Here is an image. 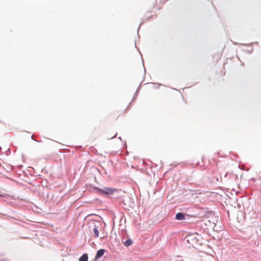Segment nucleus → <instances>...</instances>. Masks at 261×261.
I'll return each instance as SVG.
<instances>
[{"mask_svg": "<svg viewBox=\"0 0 261 261\" xmlns=\"http://www.w3.org/2000/svg\"><path fill=\"white\" fill-rule=\"evenodd\" d=\"M116 191V189L113 188H104L103 189H98V192L102 195H108L113 194Z\"/></svg>", "mask_w": 261, "mask_h": 261, "instance_id": "f257e3e1", "label": "nucleus"}, {"mask_svg": "<svg viewBox=\"0 0 261 261\" xmlns=\"http://www.w3.org/2000/svg\"><path fill=\"white\" fill-rule=\"evenodd\" d=\"M175 218L178 220H183L185 219V215L181 213H177L176 215Z\"/></svg>", "mask_w": 261, "mask_h": 261, "instance_id": "f03ea898", "label": "nucleus"}, {"mask_svg": "<svg viewBox=\"0 0 261 261\" xmlns=\"http://www.w3.org/2000/svg\"><path fill=\"white\" fill-rule=\"evenodd\" d=\"M105 251V250L104 249H100L98 250L96 253V258H99L101 257L103 255Z\"/></svg>", "mask_w": 261, "mask_h": 261, "instance_id": "7ed1b4c3", "label": "nucleus"}, {"mask_svg": "<svg viewBox=\"0 0 261 261\" xmlns=\"http://www.w3.org/2000/svg\"><path fill=\"white\" fill-rule=\"evenodd\" d=\"M88 255L87 254H83L79 258V261H88Z\"/></svg>", "mask_w": 261, "mask_h": 261, "instance_id": "20e7f679", "label": "nucleus"}, {"mask_svg": "<svg viewBox=\"0 0 261 261\" xmlns=\"http://www.w3.org/2000/svg\"><path fill=\"white\" fill-rule=\"evenodd\" d=\"M93 232H94L95 237L97 238L99 235V232H98L97 227L96 226H94V228L93 229Z\"/></svg>", "mask_w": 261, "mask_h": 261, "instance_id": "39448f33", "label": "nucleus"}, {"mask_svg": "<svg viewBox=\"0 0 261 261\" xmlns=\"http://www.w3.org/2000/svg\"><path fill=\"white\" fill-rule=\"evenodd\" d=\"M133 243V242L131 240H127V241H126L125 242H124V245L125 246H130Z\"/></svg>", "mask_w": 261, "mask_h": 261, "instance_id": "423d86ee", "label": "nucleus"}, {"mask_svg": "<svg viewBox=\"0 0 261 261\" xmlns=\"http://www.w3.org/2000/svg\"><path fill=\"white\" fill-rule=\"evenodd\" d=\"M128 108V106H127L126 108L125 109V110H124V112H125L127 110Z\"/></svg>", "mask_w": 261, "mask_h": 261, "instance_id": "0eeeda50", "label": "nucleus"}]
</instances>
